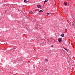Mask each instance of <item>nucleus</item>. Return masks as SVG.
<instances>
[{
  "label": "nucleus",
  "mask_w": 75,
  "mask_h": 75,
  "mask_svg": "<svg viewBox=\"0 0 75 75\" xmlns=\"http://www.w3.org/2000/svg\"><path fill=\"white\" fill-rule=\"evenodd\" d=\"M64 35H64V34H63V33L61 35V37H64Z\"/></svg>",
  "instance_id": "obj_1"
},
{
  "label": "nucleus",
  "mask_w": 75,
  "mask_h": 75,
  "mask_svg": "<svg viewBox=\"0 0 75 75\" xmlns=\"http://www.w3.org/2000/svg\"><path fill=\"white\" fill-rule=\"evenodd\" d=\"M41 6L40 5H38V8H41Z\"/></svg>",
  "instance_id": "obj_2"
},
{
  "label": "nucleus",
  "mask_w": 75,
  "mask_h": 75,
  "mask_svg": "<svg viewBox=\"0 0 75 75\" xmlns=\"http://www.w3.org/2000/svg\"><path fill=\"white\" fill-rule=\"evenodd\" d=\"M64 4L65 6H67V4H68V3H67V2H64Z\"/></svg>",
  "instance_id": "obj_3"
},
{
  "label": "nucleus",
  "mask_w": 75,
  "mask_h": 75,
  "mask_svg": "<svg viewBox=\"0 0 75 75\" xmlns=\"http://www.w3.org/2000/svg\"><path fill=\"white\" fill-rule=\"evenodd\" d=\"M24 2H25V3H28V1L24 0Z\"/></svg>",
  "instance_id": "obj_4"
},
{
  "label": "nucleus",
  "mask_w": 75,
  "mask_h": 75,
  "mask_svg": "<svg viewBox=\"0 0 75 75\" xmlns=\"http://www.w3.org/2000/svg\"><path fill=\"white\" fill-rule=\"evenodd\" d=\"M58 41L59 42H61V40L60 39H58Z\"/></svg>",
  "instance_id": "obj_5"
},
{
  "label": "nucleus",
  "mask_w": 75,
  "mask_h": 75,
  "mask_svg": "<svg viewBox=\"0 0 75 75\" xmlns=\"http://www.w3.org/2000/svg\"><path fill=\"white\" fill-rule=\"evenodd\" d=\"M48 59H46L45 60V62H48Z\"/></svg>",
  "instance_id": "obj_6"
},
{
  "label": "nucleus",
  "mask_w": 75,
  "mask_h": 75,
  "mask_svg": "<svg viewBox=\"0 0 75 75\" xmlns=\"http://www.w3.org/2000/svg\"><path fill=\"white\" fill-rule=\"evenodd\" d=\"M30 14H33V12L30 11Z\"/></svg>",
  "instance_id": "obj_7"
},
{
  "label": "nucleus",
  "mask_w": 75,
  "mask_h": 75,
  "mask_svg": "<svg viewBox=\"0 0 75 75\" xmlns=\"http://www.w3.org/2000/svg\"><path fill=\"white\" fill-rule=\"evenodd\" d=\"M48 1V0H47V1H44V4H45V3H47V2Z\"/></svg>",
  "instance_id": "obj_8"
},
{
  "label": "nucleus",
  "mask_w": 75,
  "mask_h": 75,
  "mask_svg": "<svg viewBox=\"0 0 75 75\" xmlns=\"http://www.w3.org/2000/svg\"><path fill=\"white\" fill-rule=\"evenodd\" d=\"M40 12H43V11L42 10H40L39 11V13H40Z\"/></svg>",
  "instance_id": "obj_9"
},
{
  "label": "nucleus",
  "mask_w": 75,
  "mask_h": 75,
  "mask_svg": "<svg viewBox=\"0 0 75 75\" xmlns=\"http://www.w3.org/2000/svg\"><path fill=\"white\" fill-rule=\"evenodd\" d=\"M65 50H66V51H67V52H68V50L67 49H65Z\"/></svg>",
  "instance_id": "obj_10"
},
{
  "label": "nucleus",
  "mask_w": 75,
  "mask_h": 75,
  "mask_svg": "<svg viewBox=\"0 0 75 75\" xmlns=\"http://www.w3.org/2000/svg\"><path fill=\"white\" fill-rule=\"evenodd\" d=\"M47 16H48L49 15H50V13H47Z\"/></svg>",
  "instance_id": "obj_11"
},
{
  "label": "nucleus",
  "mask_w": 75,
  "mask_h": 75,
  "mask_svg": "<svg viewBox=\"0 0 75 75\" xmlns=\"http://www.w3.org/2000/svg\"><path fill=\"white\" fill-rule=\"evenodd\" d=\"M51 47L52 48V47H53V45L51 46Z\"/></svg>",
  "instance_id": "obj_12"
},
{
  "label": "nucleus",
  "mask_w": 75,
  "mask_h": 75,
  "mask_svg": "<svg viewBox=\"0 0 75 75\" xmlns=\"http://www.w3.org/2000/svg\"><path fill=\"white\" fill-rule=\"evenodd\" d=\"M6 12H7V11H5V13H6Z\"/></svg>",
  "instance_id": "obj_13"
},
{
  "label": "nucleus",
  "mask_w": 75,
  "mask_h": 75,
  "mask_svg": "<svg viewBox=\"0 0 75 75\" xmlns=\"http://www.w3.org/2000/svg\"><path fill=\"white\" fill-rule=\"evenodd\" d=\"M63 48L64 49V50H65V49H65V48H64V47H63Z\"/></svg>",
  "instance_id": "obj_14"
},
{
  "label": "nucleus",
  "mask_w": 75,
  "mask_h": 75,
  "mask_svg": "<svg viewBox=\"0 0 75 75\" xmlns=\"http://www.w3.org/2000/svg\"><path fill=\"white\" fill-rule=\"evenodd\" d=\"M72 25H74V24H72Z\"/></svg>",
  "instance_id": "obj_15"
},
{
  "label": "nucleus",
  "mask_w": 75,
  "mask_h": 75,
  "mask_svg": "<svg viewBox=\"0 0 75 75\" xmlns=\"http://www.w3.org/2000/svg\"><path fill=\"white\" fill-rule=\"evenodd\" d=\"M42 71H43V70H42Z\"/></svg>",
  "instance_id": "obj_16"
},
{
  "label": "nucleus",
  "mask_w": 75,
  "mask_h": 75,
  "mask_svg": "<svg viewBox=\"0 0 75 75\" xmlns=\"http://www.w3.org/2000/svg\"><path fill=\"white\" fill-rule=\"evenodd\" d=\"M58 0L59 1V0Z\"/></svg>",
  "instance_id": "obj_17"
}]
</instances>
